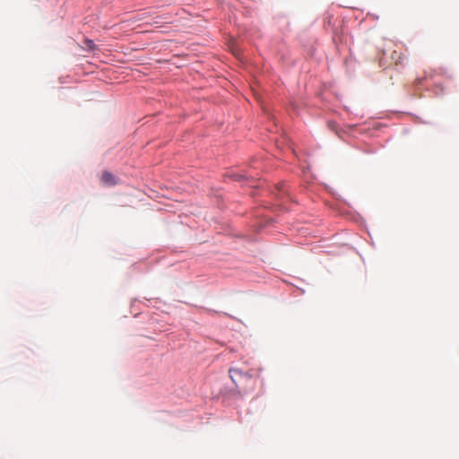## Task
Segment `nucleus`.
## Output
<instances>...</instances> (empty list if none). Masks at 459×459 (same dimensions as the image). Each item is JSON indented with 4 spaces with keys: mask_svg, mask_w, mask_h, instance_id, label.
<instances>
[{
    "mask_svg": "<svg viewBox=\"0 0 459 459\" xmlns=\"http://www.w3.org/2000/svg\"><path fill=\"white\" fill-rule=\"evenodd\" d=\"M230 377L240 393H248L255 389V379L250 372H243L238 368L229 369Z\"/></svg>",
    "mask_w": 459,
    "mask_h": 459,
    "instance_id": "obj_1",
    "label": "nucleus"
},
{
    "mask_svg": "<svg viewBox=\"0 0 459 459\" xmlns=\"http://www.w3.org/2000/svg\"><path fill=\"white\" fill-rule=\"evenodd\" d=\"M100 182L102 183V185H104L106 186H110L117 185V179L114 175H112L108 171H104L101 174Z\"/></svg>",
    "mask_w": 459,
    "mask_h": 459,
    "instance_id": "obj_2",
    "label": "nucleus"
},
{
    "mask_svg": "<svg viewBox=\"0 0 459 459\" xmlns=\"http://www.w3.org/2000/svg\"><path fill=\"white\" fill-rule=\"evenodd\" d=\"M86 44H87V46H88L89 48H91L94 46V44H93V42H92L91 40H87V41H86Z\"/></svg>",
    "mask_w": 459,
    "mask_h": 459,
    "instance_id": "obj_3",
    "label": "nucleus"
},
{
    "mask_svg": "<svg viewBox=\"0 0 459 459\" xmlns=\"http://www.w3.org/2000/svg\"><path fill=\"white\" fill-rule=\"evenodd\" d=\"M401 59H402V57H401V56H399L398 60L395 61V64L401 63Z\"/></svg>",
    "mask_w": 459,
    "mask_h": 459,
    "instance_id": "obj_4",
    "label": "nucleus"
}]
</instances>
